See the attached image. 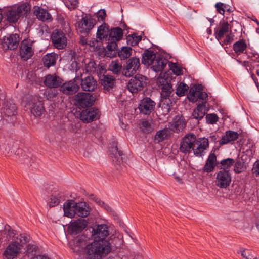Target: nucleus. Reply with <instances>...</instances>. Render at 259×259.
Here are the masks:
<instances>
[{
	"label": "nucleus",
	"mask_w": 259,
	"mask_h": 259,
	"mask_svg": "<svg viewBox=\"0 0 259 259\" xmlns=\"http://www.w3.org/2000/svg\"><path fill=\"white\" fill-rule=\"evenodd\" d=\"M109 234V230L107 225H97L93 228L92 237L94 242L85 247L86 253L90 258L100 259L110 252V243L105 239Z\"/></svg>",
	"instance_id": "nucleus-1"
},
{
	"label": "nucleus",
	"mask_w": 259,
	"mask_h": 259,
	"mask_svg": "<svg viewBox=\"0 0 259 259\" xmlns=\"http://www.w3.org/2000/svg\"><path fill=\"white\" fill-rule=\"evenodd\" d=\"M30 11V6L27 3L20 5H14L7 7L2 12L5 20L8 23L16 24L21 17L26 16Z\"/></svg>",
	"instance_id": "nucleus-2"
},
{
	"label": "nucleus",
	"mask_w": 259,
	"mask_h": 259,
	"mask_svg": "<svg viewBox=\"0 0 259 259\" xmlns=\"http://www.w3.org/2000/svg\"><path fill=\"white\" fill-rule=\"evenodd\" d=\"M168 74L161 73L157 79V82L159 85H161V98L170 99L174 94V89L172 85L169 82Z\"/></svg>",
	"instance_id": "nucleus-3"
},
{
	"label": "nucleus",
	"mask_w": 259,
	"mask_h": 259,
	"mask_svg": "<svg viewBox=\"0 0 259 259\" xmlns=\"http://www.w3.org/2000/svg\"><path fill=\"white\" fill-rule=\"evenodd\" d=\"M96 21L91 15H86L77 22V30L80 33L87 35L94 27Z\"/></svg>",
	"instance_id": "nucleus-4"
},
{
	"label": "nucleus",
	"mask_w": 259,
	"mask_h": 259,
	"mask_svg": "<svg viewBox=\"0 0 259 259\" xmlns=\"http://www.w3.org/2000/svg\"><path fill=\"white\" fill-rule=\"evenodd\" d=\"M146 77L141 74H136L128 83V90L132 93H137L143 89L146 84Z\"/></svg>",
	"instance_id": "nucleus-5"
},
{
	"label": "nucleus",
	"mask_w": 259,
	"mask_h": 259,
	"mask_svg": "<svg viewBox=\"0 0 259 259\" xmlns=\"http://www.w3.org/2000/svg\"><path fill=\"white\" fill-rule=\"evenodd\" d=\"M195 138L196 136L193 134L186 135L181 141L180 151L185 154H189L193 150Z\"/></svg>",
	"instance_id": "nucleus-6"
},
{
	"label": "nucleus",
	"mask_w": 259,
	"mask_h": 259,
	"mask_svg": "<svg viewBox=\"0 0 259 259\" xmlns=\"http://www.w3.org/2000/svg\"><path fill=\"white\" fill-rule=\"evenodd\" d=\"M53 46L58 49H63L67 45V37L65 34L60 30H55L51 35Z\"/></svg>",
	"instance_id": "nucleus-7"
},
{
	"label": "nucleus",
	"mask_w": 259,
	"mask_h": 259,
	"mask_svg": "<svg viewBox=\"0 0 259 259\" xmlns=\"http://www.w3.org/2000/svg\"><path fill=\"white\" fill-rule=\"evenodd\" d=\"M19 41V36L16 34L5 36L1 40L0 48L5 51L8 49L14 50L17 48Z\"/></svg>",
	"instance_id": "nucleus-8"
},
{
	"label": "nucleus",
	"mask_w": 259,
	"mask_h": 259,
	"mask_svg": "<svg viewBox=\"0 0 259 259\" xmlns=\"http://www.w3.org/2000/svg\"><path fill=\"white\" fill-rule=\"evenodd\" d=\"M231 182V176L229 171L220 169L216 177V185L220 188H226Z\"/></svg>",
	"instance_id": "nucleus-9"
},
{
	"label": "nucleus",
	"mask_w": 259,
	"mask_h": 259,
	"mask_svg": "<svg viewBox=\"0 0 259 259\" xmlns=\"http://www.w3.org/2000/svg\"><path fill=\"white\" fill-rule=\"evenodd\" d=\"M209 142L206 138H195L193 152L197 157H202L204 155L205 151L208 148Z\"/></svg>",
	"instance_id": "nucleus-10"
},
{
	"label": "nucleus",
	"mask_w": 259,
	"mask_h": 259,
	"mask_svg": "<svg viewBox=\"0 0 259 259\" xmlns=\"http://www.w3.org/2000/svg\"><path fill=\"white\" fill-rule=\"evenodd\" d=\"M100 116V112L98 109L91 107L81 111L80 119L84 122L89 123L99 119Z\"/></svg>",
	"instance_id": "nucleus-11"
},
{
	"label": "nucleus",
	"mask_w": 259,
	"mask_h": 259,
	"mask_svg": "<svg viewBox=\"0 0 259 259\" xmlns=\"http://www.w3.org/2000/svg\"><path fill=\"white\" fill-rule=\"evenodd\" d=\"M140 66V60L138 58L133 57L129 59L123 69V74L127 77H130L135 74Z\"/></svg>",
	"instance_id": "nucleus-12"
},
{
	"label": "nucleus",
	"mask_w": 259,
	"mask_h": 259,
	"mask_svg": "<svg viewBox=\"0 0 259 259\" xmlns=\"http://www.w3.org/2000/svg\"><path fill=\"white\" fill-rule=\"evenodd\" d=\"M80 81L79 75L73 80L64 83L60 87V90L65 94L72 95L77 92L79 89L78 82Z\"/></svg>",
	"instance_id": "nucleus-13"
},
{
	"label": "nucleus",
	"mask_w": 259,
	"mask_h": 259,
	"mask_svg": "<svg viewBox=\"0 0 259 259\" xmlns=\"http://www.w3.org/2000/svg\"><path fill=\"white\" fill-rule=\"evenodd\" d=\"M156 103L151 98L146 97L141 100L138 108L141 114L149 115L155 109Z\"/></svg>",
	"instance_id": "nucleus-14"
},
{
	"label": "nucleus",
	"mask_w": 259,
	"mask_h": 259,
	"mask_svg": "<svg viewBox=\"0 0 259 259\" xmlns=\"http://www.w3.org/2000/svg\"><path fill=\"white\" fill-rule=\"evenodd\" d=\"M75 100L76 105L79 108H82L90 107L93 102L89 93L83 92L78 93L75 96Z\"/></svg>",
	"instance_id": "nucleus-15"
},
{
	"label": "nucleus",
	"mask_w": 259,
	"mask_h": 259,
	"mask_svg": "<svg viewBox=\"0 0 259 259\" xmlns=\"http://www.w3.org/2000/svg\"><path fill=\"white\" fill-rule=\"evenodd\" d=\"M16 233L9 225H6L0 231V245L5 244L11 239L16 238Z\"/></svg>",
	"instance_id": "nucleus-16"
},
{
	"label": "nucleus",
	"mask_w": 259,
	"mask_h": 259,
	"mask_svg": "<svg viewBox=\"0 0 259 259\" xmlns=\"http://www.w3.org/2000/svg\"><path fill=\"white\" fill-rule=\"evenodd\" d=\"M34 53L32 44L27 40L22 41L20 47V56L24 60H27L33 55Z\"/></svg>",
	"instance_id": "nucleus-17"
},
{
	"label": "nucleus",
	"mask_w": 259,
	"mask_h": 259,
	"mask_svg": "<svg viewBox=\"0 0 259 259\" xmlns=\"http://www.w3.org/2000/svg\"><path fill=\"white\" fill-rule=\"evenodd\" d=\"M28 108L30 110L31 114L35 117L40 116L45 109L41 102L33 99L27 104Z\"/></svg>",
	"instance_id": "nucleus-18"
},
{
	"label": "nucleus",
	"mask_w": 259,
	"mask_h": 259,
	"mask_svg": "<svg viewBox=\"0 0 259 259\" xmlns=\"http://www.w3.org/2000/svg\"><path fill=\"white\" fill-rule=\"evenodd\" d=\"M20 250V245L13 242L10 244L6 248L3 253L4 259H14L17 256Z\"/></svg>",
	"instance_id": "nucleus-19"
},
{
	"label": "nucleus",
	"mask_w": 259,
	"mask_h": 259,
	"mask_svg": "<svg viewBox=\"0 0 259 259\" xmlns=\"http://www.w3.org/2000/svg\"><path fill=\"white\" fill-rule=\"evenodd\" d=\"M109 154L113 161L117 164H120L122 162L123 154L121 151L118 150L116 141L112 142V146L109 150Z\"/></svg>",
	"instance_id": "nucleus-20"
},
{
	"label": "nucleus",
	"mask_w": 259,
	"mask_h": 259,
	"mask_svg": "<svg viewBox=\"0 0 259 259\" xmlns=\"http://www.w3.org/2000/svg\"><path fill=\"white\" fill-rule=\"evenodd\" d=\"M79 77L80 85L83 91L92 92L95 90L97 87V83L93 77L88 76L82 78V74Z\"/></svg>",
	"instance_id": "nucleus-21"
},
{
	"label": "nucleus",
	"mask_w": 259,
	"mask_h": 259,
	"mask_svg": "<svg viewBox=\"0 0 259 259\" xmlns=\"http://www.w3.org/2000/svg\"><path fill=\"white\" fill-rule=\"evenodd\" d=\"M62 79L56 74H48L46 76L44 83L47 87L56 88L62 83Z\"/></svg>",
	"instance_id": "nucleus-22"
},
{
	"label": "nucleus",
	"mask_w": 259,
	"mask_h": 259,
	"mask_svg": "<svg viewBox=\"0 0 259 259\" xmlns=\"http://www.w3.org/2000/svg\"><path fill=\"white\" fill-rule=\"evenodd\" d=\"M100 83L103 87L105 93L110 92L115 86L116 81L115 78L111 75H103L100 80Z\"/></svg>",
	"instance_id": "nucleus-23"
},
{
	"label": "nucleus",
	"mask_w": 259,
	"mask_h": 259,
	"mask_svg": "<svg viewBox=\"0 0 259 259\" xmlns=\"http://www.w3.org/2000/svg\"><path fill=\"white\" fill-rule=\"evenodd\" d=\"M88 225V222L83 219H79L71 222L69 226L71 234H76L84 229Z\"/></svg>",
	"instance_id": "nucleus-24"
},
{
	"label": "nucleus",
	"mask_w": 259,
	"mask_h": 259,
	"mask_svg": "<svg viewBox=\"0 0 259 259\" xmlns=\"http://www.w3.org/2000/svg\"><path fill=\"white\" fill-rule=\"evenodd\" d=\"M109 33L108 25L105 23H103L98 27L96 37L100 41L107 40L109 37Z\"/></svg>",
	"instance_id": "nucleus-25"
},
{
	"label": "nucleus",
	"mask_w": 259,
	"mask_h": 259,
	"mask_svg": "<svg viewBox=\"0 0 259 259\" xmlns=\"http://www.w3.org/2000/svg\"><path fill=\"white\" fill-rule=\"evenodd\" d=\"M206 104V102H203L201 104L198 105L196 109L192 113V116L194 118L199 120L204 117L208 111Z\"/></svg>",
	"instance_id": "nucleus-26"
},
{
	"label": "nucleus",
	"mask_w": 259,
	"mask_h": 259,
	"mask_svg": "<svg viewBox=\"0 0 259 259\" xmlns=\"http://www.w3.org/2000/svg\"><path fill=\"white\" fill-rule=\"evenodd\" d=\"M238 136L239 135L236 132L231 130L227 131L220 140L219 144L222 145L232 142L236 140L238 138Z\"/></svg>",
	"instance_id": "nucleus-27"
},
{
	"label": "nucleus",
	"mask_w": 259,
	"mask_h": 259,
	"mask_svg": "<svg viewBox=\"0 0 259 259\" xmlns=\"http://www.w3.org/2000/svg\"><path fill=\"white\" fill-rule=\"evenodd\" d=\"M156 58V54L151 49H146L142 54V63L146 65H150L153 63Z\"/></svg>",
	"instance_id": "nucleus-28"
},
{
	"label": "nucleus",
	"mask_w": 259,
	"mask_h": 259,
	"mask_svg": "<svg viewBox=\"0 0 259 259\" xmlns=\"http://www.w3.org/2000/svg\"><path fill=\"white\" fill-rule=\"evenodd\" d=\"M90 208L85 202L76 203V214L81 218L87 217L90 214Z\"/></svg>",
	"instance_id": "nucleus-29"
},
{
	"label": "nucleus",
	"mask_w": 259,
	"mask_h": 259,
	"mask_svg": "<svg viewBox=\"0 0 259 259\" xmlns=\"http://www.w3.org/2000/svg\"><path fill=\"white\" fill-rule=\"evenodd\" d=\"M217 161V157L214 153H211L203 167V170L204 172L207 173L212 171L215 166Z\"/></svg>",
	"instance_id": "nucleus-30"
},
{
	"label": "nucleus",
	"mask_w": 259,
	"mask_h": 259,
	"mask_svg": "<svg viewBox=\"0 0 259 259\" xmlns=\"http://www.w3.org/2000/svg\"><path fill=\"white\" fill-rule=\"evenodd\" d=\"M63 210L64 215L69 218H73L76 214V202L70 201L64 204Z\"/></svg>",
	"instance_id": "nucleus-31"
},
{
	"label": "nucleus",
	"mask_w": 259,
	"mask_h": 259,
	"mask_svg": "<svg viewBox=\"0 0 259 259\" xmlns=\"http://www.w3.org/2000/svg\"><path fill=\"white\" fill-rule=\"evenodd\" d=\"M230 29L229 24L227 21H221L220 27L215 30V38L219 40L227 33Z\"/></svg>",
	"instance_id": "nucleus-32"
},
{
	"label": "nucleus",
	"mask_w": 259,
	"mask_h": 259,
	"mask_svg": "<svg viewBox=\"0 0 259 259\" xmlns=\"http://www.w3.org/2000/svg\"><path fill=\"white\" fill-rule=\"evenodd\" d=\"M167 64V60L162 57H158L155 58L153 63L150 64L151 68L155 72H159L163 70Z\"/></svg>",
	"instance_id": "nucleus-33"
},
{
	"label": "nucleus",
	"mask_w": 259,
	"mask_h": 259,
	"mask_svg": "<svg viewBox=\"0 0 259 259\" xmlns=\"http://www.w3.org/2000/svg\"><path fill=\"white\" fill-rule=\"evenodd\" d=\"M58 56L55 53H48L42 58L43 63L45 66L47 68L53 66L56 63Z\"/></svg>",
	"instance_id": "nucleus-34"
},
{
	"label": "nucleus",
	"mask_w": 259,
	"mask_h": 259,
	"mask_svg": "<svg viewBox=\"0 0 259 259\" xmlns=\"http://www.w3.org/2000/svg\"><path fill=\"white\" fill-rule=\"evenodd\" d=\"M123 36V30L118 27L111 28L110 30L109 37L108 39L119 41L121 40Z\"/></svg>",
	"instance_id": "nucleus-35"
},
{
	"label": "nucleus",
	"mask_w": 259,
	"mask_h": 259,
	"mask_svg": "<svg viewBox=\"0 0 259 259\" xmlns=\"http://www.w3.org/2000/svg\"><path fill=\"white\" fill-rule=\"evenodd\" d=\"M37 18L41 20L46 21L51 19V16L46 9L37 7L34 12Z\"/></svg>",
	"instance_id": "nucleus-36"
},
{
	"label": "nucleus",
	"mask_w": 259,
	"mask_h": 259,
	"mask_svg": "<svg viewBox=\"0 0 259 259\" xmlns=\"http://www.w3.org/2000/svg\"><path fill=\"white\" fill-rule=\"evenodd\" d=\"M247 48V44L244 39H240L233 45V50L236 54L240 55L244 53Z\"/></svg>",
	"instance_id": "nucleus-37"
},
{
	"label": "nucleus",
	"mask_w": 259,
	"mask_h": 259,
	"mask_svg": "<svg viewBox=\"0 0 259 259\" xmlns=\"http://www.w3.org/2000/svg\"><path fill=\"white\" fill-rule=\"evenodd\" d=\"M200 87L194 85L191 88L189 92L188 95V98L189 100L192 102H195L198 101L197 97L198 92H199Z\"/></svg>",
	"instance_id": "nucleus-38"
},
{
	"label": "nucleus",
	"mask_w": 259,
	"mask_h": 259,
	"mask_svg": "<svg viewBox=\"0 0 259 259\" xmlns=\"http://www.w3.org/2000/svg\"><path fill=\"white\" fill-rule=\"evenodd\" d=\"M132 49L130 47H123L118 52L119 57L121 60L128 58L132 54Z\"/></svg>",
	"instance_id": "nucleus-39"
},
{
	"label": "nucleus",
	"mask_w": 259,
	"mask_h": 259,
	"mask_svg": "<svg viewBox=\"0 0 259 259\" xmlns=\"http://www.w3.org/2000/svg\"><path fill=\"white\" fill-rule=\"evenodd\" d=\"M172 101L170 99H160L159 106L163 110L166 114L169 112L170 110Z\"/></svg>",
	"instance_id": "nucleus-40"
},
{
	"label": "nucleus",
	"mask_w": 259,
	"mask_h": 259,
	"mask_svg": "<svg viewBox=\"0 0 259 259\" xmlns=\"http://www.w3.org/2000/svg\"><path fill=\"white\" fill-rule=\"evenodd\" d=\"M109 69L114 74H117L122 69V65L118 61H112L109 65Z\"/></svg>",
	"instance_id": "nucleus-41"
},
{
	"label": "nucleus",
	"mask_w": 259,
	"mask_h": 259,
	"mask_svg": "<svg viewBox=\"0 0 259 259\" xmlns=\"http://www.w3.org/2000/svg\"><path fill=\"white\" fill-rule=\"evenodd\" d=\"M189 89V87L183 82H181L178 85L176 89V93L179 96L181 97L185 95V93Z\"/></svg>",
	"instance_id": "nucleus-42"
},
{
	"label": "nucleus",
	"mask_w": 259,
	"mask_h": 259,
	"mask_svg": "<svg viewBox=\"0 0 259 259\" xmlns=\"http://www.w3.org/2000/svg\"><path fill=\"white\" fill-rule=\"evenodd\" d=\"M140 128L145 133H150L153 130L151 123L147 120H143L141 122L140 124Z\"/></svg>",
	"instance_id": "nucleus-43"
},
{
	"label": "nucleus",
	"mask_w": 259,
	"mask_h": 259,
	"mask_svg": "<svg viewBox=\"0 0 259 259\" xmlns=\"http://www.w3.org/2000/svg\"><path fill=\"white\" fill-rule=\"evenodd\" d=\"M97 65L93 60H90L89 62L85 64V68L87 72L94 73L96 72Z\"/></svg>",
	"instance_id": "nucleus-44"
},
{
	"label": "nucleus",
	"mask_w": 259,
	"mask_h": 259,
	"mask_svg": "<svg viewBox=\"0 0 259 259\" xmlns=\"http://www.w3.org/2000/svg\"><path fill=\"white\" fill-rule=\"evenodd\" d=\"M141 40V36H137L133 34L132 35H128L127 37V42L128 45L132 46L137 45Z\"/></svg>",
	"instance_id": "nucleus-45"
},
{
	"label": "nucleus",
	"mask_w": 259,
	"mask_h": 259,
	"mask_svg": "<svg viewBox=\"0 0 259 259\" xmlns=\"http://www.w3.org/2000/svg\"><path fill=\"white\" fill-rule=\"evenodd\" d=\"M16 106L15 105H7V108L5 109V113L8 116H14L16 114Z\"/></svg>",
	"instance_id": "nucleus-46"
},
{
	"label": "nucleus",
	"mask_w": 259,
	"mask_h": 259,
	"mask_svg": "<svg viewBox=\"0 0 259 259\" xmlns=\"http://www.w3.org/2000/svg\"><path fill=\"white\" fill-rule=\"evenodd\" d=\"M234 163L235 161L232 158H227L223 159L220 162V164L223 167V168H222L221 169H225L226 170V169H228L232 166Z\"/></svg>",
	"instance_id": "nucleus-47"
},
{
	"label": "nucleus",
	"mask_w": 259,
	"mask_h": 259,
	"mask_svg": "<svg viewBox=\"0 0 259 259\" xmlns=\"http://www.w3.org/2000/svg\"><path fill=\"white\" fill-rule=\"evenodd\" d=\"M64 4L70 10L76 9L78 7V0H65Z\"/></svg>",
	"instance_id": "nucleus-48"
},
{
	"label": "nucleus",
	"mask_w": 259,
	"mask_h": 259,
	"mask_svg": "<svg viewBox=\"0 0 259 259\" xmlns=\"http://www.w3.org/2000/svg\"><path fill=\"white\" fill-rule=\"evenodd\" d=\"M74 242L76 246L81 248H84V246L87 243L85 237L82 236L76 238L74 241Z\"/></svg>",
	"instance_id": "nucleus-49"
},
{
	"label": "nucleus",
	"mask_w": 259,
	"mask_h": 259,
	"mask_svg": "<svg viewBox=\"0 0 259 259\" xmlns=\"http://www.w3.org/2000/svg\"><path fill=\"white\" fill-rule=\"evenodd\" d=\"M167 133L165 130H160L157 132L155 138L158 142H161L166 138Z\"/></svg>",
	"instance_id": "nucleus-50"
},
{
	"label": "nucleus",
	"mask_w": 259,
	"mask_h": 259,
	"mask_svg": "<svg viewBox=\"0 0 259 259\" xmlns=\"http://www.w3.org/2000/svg\"><path fill=\"white\" fill-rule=\"evenodd\" d=\"M185 125L186 124L183 119L181 118L176 121L174 123V127L177 132L182 131L183 129L185 127Z\"/></svg>",
	"instance_id": "nucleus-51"
},
{
	"label": "nucleus",
	"mask_w": 259,
	"mask_h": 259,
	"mask_svg": "<svg viewBox=\"0 0 259 259\" xmlns=\"http://www.w3.org/2000/svg\"><path fill=\"white\" fill-rule=\"evenodd\" d=\"M218 116L215 114H209L206 116V122L209 124H215L218 121Z\"/></svg>",
	"instance_id": "nucleus-52"
},
{
	"label": "nucleus",
	"mask_w": 259,
	"mask_h": 259,
	"mask_svg": "<svg viewBox=\"0 0 259 259\" xmlns=\"http://www.w3.org/2000/svg\"><path fill=\"white\" fill-rule=\"evenodd\" d=\"M38 249V247L34 244H29L27 246V253L28 255H32L34 253H36Z\"/></svg>",
	"instance_id": "nucleus-53"
},
{
	"label": "nucleus",
	"mask_w": 259,
	"mask_h": 259,
	"mask_svg": "<svg viewBox=\"0 0 259 259\" xmlns=\"http://www.w3.org/2000/svg\"><path fill=\"white\" fill-rule=\"evenodd\" d=\"M238 253H241L242 256L246 259H251L253 257L252 252L247 249H241Z\"/></svg>",
	"instance_id": "nucleus-54"
},
{
	"label": "nucleus",
	"mask_w": 259,
	"mask_h": 259,
	"mask_svg": "<svg viewBox=\"0 0 259 259\" xmlns=\"http://www.w3.org/2000/svg\"><path fill=\"white\" fill-rule=\"evenodd\" d=\"M108 41L107 48L109 51H115L117 49V45L116 40H112V39H108Z\"/></svg>",
	"instance_id": "nucleus-55"
},
{
	"label": "nucleus",
	"mask_w": 259,
	"mask_h": 259,
	"mask_svg": "<svg viewBox=\"0 0 259 259\" xmlns=\"http://www.w3.org/2000/svg\"><path fill=\"white\" fill-rule=\"evenodd\" d=\"M215 6L217 11L220 14L224 15L225 9H226V5L221 2H218L215 4Z\"/></svg>",
	"instance_id": "nucleus-56"
},
{
	"label": "nucleus",
	"mask_w": 259,
	"mask_h": 259,
	"mask_svg": "<svg viewBox=\"0 0 259 259\" xmlns=\"http://www.w3.org/2000/svg\"><path fill=\"white\" fill-rule=\"evenodd\" d=\"M106 15V11L104 9L100 10L97 14V17L98 21L105 23Z\"/></svg>",
	"instance_id": "nucleus-57"
},
{
	"label": "nucleus",
	"mask_w": 259,
	"mask_h": 259,
	"mask_svg": "<svg viewBox=\"0 0 259 259\" xmlns=\"http://www.w3.org/2000/svg\"><path fill=\"white\" fill-rule=\"evenodd\" d=\"M169 66L170 69L176 75H180L182 74V69L177 66L175 63H171V64L169 65Z\"/></svg>",
	"instance_id": "nucleus-58"
},
{
	"label": "nucleus",
	"mask_w": 259,
	"mask_h": 259,
	"mask_svg": "<svg viewBox=\"0 0 259 259\" xmlns=\"http://www.w3.org/2000/svg\"><path fill=\"white\" fill-rule=\"evenodd\" d=\"M22 244H26L28 242L30 239V236L26 234H21L18 239Z\"/></svg>",
	"instance_id": "nucleus-59"
},
{
	"label": "nucleus",
	"mask_w": 259,
	"mask_h": 259,
	"mask_svg": "<svg viewBox=\"0 0 259 259\" xmlns=\"http://www.w3.org/2000/svg\"><path fill=\"white\" fill-rule=\"evenodd\" d=\"M243 170V165L240 161H237L234 165V170L236 173H240Z\"/></svg>",
	"instance_id": "nucleus-60"
},
{
	"label": "nucleus",
	"mask_w": 259,
	"mask_h": 259,
	"mask_svg": "<svg viewBox=\"0 0 259 259\" xmlns=\"http://www.w3.org/2000/svg\"><path fill=\"white\" fill-rule=\"evenodd\" d=\"M60 202L59 199L56 196H52L49 201V205L50 207H54L58 205Z\"/></svg>",
	"instance_id": "nucleus-61"
},
{
	"label": "nucleus",
	"mask_w": 259,
	"mask_h": 259,
	"mask_svg": "<svg viewBox=\"0 0 259 259\" xmlns=\"http://www.w3.org/2000/svg\"><path fill=\"white\" fill-rule=\"evenodd\" d=\"M233 37L234 35L231 32L228 34H227L225 36V38L223 40V44L225 45L230 44L233 41Z\"/></svg>",
	"instance_id": "nucleus-62"
},
{
	"label": "nucleus",
	"mask_w": 259,
	"mask_h": 259,
	"mask_svg": "<svg viewBox=\"0 0 259 259\" xmlns=\"http://www.w3.org/2000/svg\"><path fill=\"white\" fill-rule=\"evenodd\" d=\"M252 170L256 177H259V160L254 163Z\"/></svg>",
	"instance_id": "nucleus-63"
},
{
	"label": "nucleus",
	"mask_w": 259,
	"mask_h": 259,
	"mask_svg": "<svg viewBox=\"0 0 259 259\" xmlns=\"http://www.w3.org/2000/svg\"><path fill=\"white\" fill-rule=\"evenodd\" d=\"M197 97L198 98V100L200 99L204 100L206 99L208 96L205 92L201 91V89L200 88L199 92H198Z\"/></svg>",
	"instance_id": "nucleus-64"
}]
</instances>
